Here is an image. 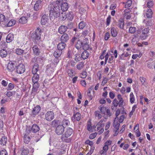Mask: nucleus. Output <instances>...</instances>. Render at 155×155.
Wrapping results in <instances>:
<instances>
[{
	"instance_id": "obj_35",
	"label": "nucleus",
	"mask_w": 155,
	"mask_h": 155,
	"mask_svg": "<svg viewBox=\"0 0 155 155\" xmlns=\"http://www.w3.org/2000/svg\"><path fill=\"white\" fill-rule=\"evenodd\" d=\"M15 52L16 54L18 55H22L23 53H25V54L26 52L25 53L24 50H22L20 48H17L15 50Z\"/></svg>"
},
{
	"instance_id": "obj_31",
	"label": "nucleus",
	"mask_w": 155,
	"mask_h": 155,
	"mask_svg": "<svg viewBox=\"0 0 155 155\" xmlns=\"http://www.w3.org/2000/svg\"><path fill=\"white\" fill-rule=\"evenodd\" d=\"M153 12L151 9H148L146 12V16L147 18H151L152 17Z\"/></svg>"
},
{
	"instance_id": "obj_57",
	"label": "nucleus",
	"mask_w": 155,
	"mask_h": 155,
	"mask_svg": "<svg viewBox=\"0 0 155 155\" xmlns=\"http://www.w3.org/2000/svg\"><path fill=\"white\" fill-rule=\"evenodd\" d=\"M136 107V105H134L132 107V110L130 112L129 114L130 117H131L133 114L134 112L135 111V108Z\"/></svg>"
},
{
	"instance_id": "obj_5",
	"label": "nucleus",
	"mask_w": 155,
	"mask_h": 155,
	"mask_svg": "<svg viewBox=\"0 0 155 155\" xmlns=\"http://www.w3.org/2000/svg\"><path fill=\"white\" fill-rule=\"evenodd\" d=\"M63 125H59L57 126L55 129V131L57 134L60 135L62 134L64 130V127Z\"/></svg>"
},
{
	"instance_id": "obj_49",
	"label": "nucleus",
	"mask_w": 155,
	"mask_h": 155,
	"mask_svg": "<svg viewBox=\"0 0 155 155\" xmlns=\"http://www.w3.org/2000/svg\"><path fill=\"white\" fill-rule=\"evenodd\" d=\"M132 1L131 0L128 1L125 5V7L126 8H128L131 6L132 4Z\"/></svg>"
},
{
	"instance_id": "obj_53",
	"label": "nucleus",
	"mask_w": 155,
	"mask_h": 155,
	"mask_svg": "<svg viewBox=\"0 0 155 155\" xmlns=\"http://www.w3.org/2000/svg\"><path fill=\"white\" fill-rule=\"evenodd\" d=\"M146 24L147 26H151L153 24V22L150 19L147 20L146 22Z\"/></svg>"
},
{
	"instance_id": "obj_51",
	"label": "nucleus",
	"mask_w": 155,
	"mask_h": 155,
	"mask_svg": "<svg viewBox=\"0 0 155 155\" xmlns=\"http://www.w3.org/2000/svg\"><path fill=\"white\" fill-rule=\"evenodd\" d=\"M90 31V28H88L87 30H84L82 32V34L83 36H86L88 34Z\"/></svg>"
},
{
	"instance_id": "obj_46",
	"label": "nucleus",
	"mask_w": 155,
	"mask_h": 155,
	"mask_svg": "<svg viewBox=\"0 0 155 155\" xmlns=\"http://www.w3.org/2000/svg\"><path fill=\"white\" fill-rule=\"evenodd\" d=\"M136 31V28L133 27H130L129 28V32L131 34H133Z\"/></svg>"
},
{
	"instance_id": "obj_50",
	"label": "nucleus",
	"mask_w": 155,
	"mask_h": 155,
	"mask_svg": "<svg viewBox=\"0 0 155 155\" xmlns=\"http://www.w3.org/2000/svg\"><path fill=\"white\" fill-rule=\"evenodd\" d=\"M120 126V124L118 122H116V123H114V129L116 130H119Z\"/></svg>"
},
{
	"instance_id": "obj_33",
	"label": "nucleus",
	"mask_w": 155,
	"mask_h": 155,
	"mask_svg": "<svg viewBox=\"0 0 155 155\" xmlns=\"http://www.w3.org/2000/svg\"><path fill=\"white\" fill-rule=\"evenodd\" d=\"M19 22L21 24H25L27 22V17H22L19 20Z\"/></svg>"
},
{
	"instance_id": "obj_38",
	"label": "nucleus",
	"mask_w": 155,
	"mask_h": 155,
	"mask_svg": "<svg viewBox=\"0 0 155 155\" xmlns=\"http://www.w3.org/2000/svg\"><path fill=\"white\" fill-rule=\"evenodd\" d=\"M74 60L76 62H78L79 61H80L81 57L80 54H76L74 56Z\"/></svg>"
},
{
	"instance_id": "obj_2",
	"label": "nucleus",
	"mask_w": 155,
	"mask_h": 155,
	"mask_svg": "<svg viewBox=\"0 0 155 155\" xmlns=\"http://www.w3.org/2000/svg\"><path fill=\"white\" fill-rule=\"evenodd\" d=\"M49 11V17L51 20L53 21L55 18L60 16V7L57 5H50Z\"/></svg>"
},
{
	"instance_id": "obj_58",
	"label": "nucleus",
	"mask_w": 155,
	"mask_h": 155,
	"mask_svg": "<svg viewBox=\"0 0 155 155\" xmlns=\"http://www.w3.org/2000/svg\"><path fill=\"white\" fill-rule=\"evenodd\" d=\"M150 29L148 28H145L142 31V33L143 34L147 35L149 32Z\"/></svg>"
},
{
	"instance_id": "obj_23",
	"label": "nucleus",
	"mask_w": 155,
	"mask_h": 155,
	"mask_svg": "<svg viewBox=\"0 0 155 155\" xmlns=\"http://www.w3.org/2000/svg\"><path fill=\"white\" fill-rule=\"evenodd\" d=\"M41 110V107L39 106H37L35 107L32 110V113L33 114H37L40 112Z\"/></svg>"
},
{
	"instance_id": "obj_54",
	"label": "nucleus",
	"mask_w": 155,
	"mask_h": 155,
	"mask_svg": "<svg viewBox=\"0 0 155 155\" xmlns=\"http://www.w3.org/2000/svg\"><path fill=\"white\" fill-rule=\"evenodd\" d=\"M0 155H8V154L5 149H3L0 151Z\"/></svg>"
},
{
	"instance_id": "obj_10",
	"label": "nucleus",
	"mask_w": 155,
	"mask_h": 155,
	"mask_svg": "<svg viewBox=\"0 0 155 155\" xmlns=\"http://www.w3.org/2000/svg\"><path fill=\"white\" fill-rule=\"evenodd\" d=\"M73 129L70 127H68L66 129L65 132L63 135L64 137L66 138H68L70 136L73 134Z\"/></svg>"
},
{
	"instance_id": "obj_14",
	"label": "nucleus",
	"mask_w": 155,
	"mask_h": 155,
	"mask_svg": "<svg viewBox=\"0 0 155 155\" xmlns=\"http://www.w3.org/2000/svg\"><path fill=\"white\" fill-rule=\"evenodd\" d=\"M67 29L68 28L66 26L61 25L59 27L58 31L61 34H64L65 33Z\"/></svg>"
},
{
	"instance_id": "obj_55",
	"label": "nucleus",
	"mask_w": 155,
	"mask_h": 155,
	"mask_svg": "<svg viewBox=\"0 0 155 155\" xmlns=\"http://www.w3.org/2000/svg\"><path fill=\"white\" fill-rule=\"evenodd\" d=\"M87 72L84 71L82 72L81 74V77L82 78H84L87 76Z\"/></svg>"
},
{
	"instance_id": "obj_29",
	"label": "nucleus",
	"mask_w": 155,
	"mask_h": 155,
	"mask_svg": "<svg viewBox=\"0 0 155 155\" xmlns=\"http://www.w3.org/2000/svg\"><path fill=\"white\" fill-rule=\"evenodd\" d=\"M7 55V52L5 49H2L0 51V56L2 58L5 57Z\"/></svg>"
},
{
	"instance_id": "obj_52",
	"label": "nucleus",
	"mask_w": 155,
	"mask_h": 155,
	"mask_svg": "<svg viewBox=\"0 0 155 155\" xmlns=\"http://www.w3.org/2000/svg\"><path fill=\"white\" fill-rule=\"evenodd\" d=\"M95 116L96 117H98L99 119H100L102 117V115L100 114V111L97 110L95 112Z\"/></svg>"
},
{
	"instance_id": "obj_3",
	"label": "nucleus",
	"mask_w": 155,
	"mask_h": 155,
	"mask_svg": "<svg viewBox=\"0 0 155 155\" xmlns=\"http://www.w3.org/2000/svg\"><path fill=\"white\" fill-rule=\"evenodd\" d=\"M42 32L41 30L38 27L35 32H33L31 34V37L35 40H39L41 39V36Z\"/></svg>"
},
{
	"instance_id": "obj_1",
	"label": "nucleus",
	"mask_w": 155,
	"mask_h": 155,
	"mask_svg": "<svg viewBox=\"0 0 155 155\" xmlns=\"http://www.w3.org/2000/svg\"><path fill=\"white\" fill-rule=\"evenodd\" d=\"M30 63L31 64L34 63L32 71V73L34 75L32 78V82H38L39 76L37 73V72L38 70L39 65L38 61H37L36 58H32Z\"/></svg>"
},
{
	"instance_id": "obj_7",
	"label": "nucleus",
	"mask_w": 155,
	"mask_h": 155,
	"mask_svg": "<svg viewBox=\"0 0 155 155\" xmlns=\"http://www.w3.org/2000/svg\"><path fill=\"white\" fill-rule=\"evenodd\" d=\"M25 70V67L23 64H20L17 66L16 71L17 73L20 74H22L24 72Z\"/></svg>"
},
{
	"instance_id": "obj_36",
	"label": "nucleus",
	"mask_w": 155,
	"mask_h": 155,
	"mask_svg": "<svg viewBox=\"0 0 155 155\" xmlns=\"http://www.w3.org/2000/svg\"><path fill=\"white\" fill-rule=\"evenodd\" d=\"M111 33L112 36L115 37L117 36V32L115 28L113 27L111 28Z\"/></svg>"
},
{
	"instance_id": "obj_40",
	"label": "nucleus",
	"mask_w": 155,
	"mask_h": 155,
	"mask_svg": "<svg viewBox=\"0 0 155 155\" xmlns=\"http://www.w3.org/2000/svg\"><path fill=\"white\" fill-rule=\"evenodd\" d=\"M84 65V63L83 62L81 61L79 62L77 65V68L78 70H81L83 68Z\"/></svg>"
},
{
	"instance_id": "obj_48",
	"label": "nucleus",
	"mask_w": 155,
	"mask_h": 155,
	"mask_svg": "<svg viewBox=\"0 0 155 155\" xmlns=\"http://www.w3.org/2000/svg\"><path fill=\"white\" fill-rule=\"evenodd\" d=\"M124 17L127 19H129L131 17V15L130 13L129 12H127L125 13L124 14Z\"/></svg>"
},
{
	"instance_id": "obj_4",
	"label": "nucleus",
	"mask_w": 155,
	"mask_h": 155,
	"mask_svg": "<svg viewBox=\"0 0 155 155\" xmlns=\"http://www.w3.org/2000/svg\"><path fill=\"white\" fill-rule=\"evenodd\" d=\"M27 134H30L31 133H36L40 130L39 127L36 124H34L31 126V128H27L26 129Z\"/></svg>"
},
{
	"instance_id": "obj_39",
	"label": "nucleus",
	"mask_w": 155,
	"mask_h": 155,
	"mask_svg": "<svg viewBox=\"0 0 155 155\" xmlns=\"http://www.w3.org/2000/svg\"><path fill=\"white\" fill-rule=\"evenodd\" d=\"M78 40V38L77 37L75 36L73 37L70 40V44L72 45H73L76 41H77Z\"/></svg>"
},
{
	"instance_id": "obj_27",
	"label": "nucleus",
	"mask_w": 155,
	"mask_h": 155,
	"mask_svg": "<svg viewBox=\"0 0 155 155\" xmlns=\"http://www.w3.org/2000/svg\"><path fill=\"white\" fill-rule=\"evenodd\" d=\"M21 151L20 155H28L29 151L27 148H25L24 147L21 148Z\"/></svg>"
},
{
	"instance_id": "obj_62",
	"label": "nucleus",
	"mask_w": 155,
	"mask_h": 155,
	"mask_svg": "<svg viewBox=\"0 0 155 155\" xmlns=\"http://www.w3.org/2000/svg\"><path fill=\"white\" fill-rule=\"evenodd\" d=\"M2 44H1L2 48V49H5L7 47V44L6 42L3 41H2Z\"/></svg>"
},
{
	"instance_id": "obj_43",
	"label": "nucleus",
	"mask_w": 155,
	"mask_h": 155,
	"mask_svg": "<svg viewBox=\"0 0 155 155\" xmlns=\"http://www.w3.org/2000/svg\"><path fill=\"white\" fill-rule=\"evenodd\" d=\"M86 25V23L84 21H81L79 24L78 27L80 29H83Z\"/></svg>"
},
{
	"instance_id": "obj_16",
	"label": "nucleus",
	"mask_w": 155,
	"mask_h": 155,
	"mask_svg": "<svg viewBox=\"0 0 155 155\" xmlns=\"http://www.w3.org/2000/svg\"><path fill=\"white\" fill-rule=\"evenodd\" d=\"M33 53L35 55H38L41 52L40 50L36 45H34L32 48Z\"/></svg>"
},
{
	"instance_id": "obj_11",
	"label": "nucleus",
	"mask_w": 155,
	"mask_h": 155,
	"mask_svg": "<svg viewBox=\"0 0 155 155\" xmlns=\"http://www.w3.org/2000/svg\"><path fill=\"white\" fill-rule=\"evenodd\" d=\"M81 114L80 113L74 111L73 112V115L72 117V120L73 121L75 119L77 121H79L81 119Z\"/></svg>"
},
{
	"instance_id": "obj_24",
	"label": "nucleus",
	"mask_w": 155,
	"mask_h": 155,
	"mask_svg": "<svg viewBox=\"0 0 155 155\" xmlns=\"http://www.w3.org/2000/svg\"><path fill=\"white\" fill-rule=\"evenodd\" d=\"M124 21L123 19L120 18L118 21L117 26L121 29L124 28Z\"/></svg>"
},
{
	"instance_id": "obj_42",
	"label": "nucleus",
	"mask_w": 155,
	"mask_h": 155,
	"mask_svg": "<svg viewBox=\"0 0 155 155\" xmlns=\"http://www.w3.org/2000/svg\"><path fill=\"white\" fill-rule=\"evenodd\" d=\"M14 88V84L12 83H9L6 88V89L8 90H11L13 89Z\"/></svg>"
},
{
	"instance_id": "obj_22",
	"label": "nucleus",
	"mask_w": 155,
	"mask_h": 155,
	"mask_svg": "<svg viewBox=\"0 0 155 155\" xmlns=\"http://www.w3.org/2000/svg\"><path fill=\"white\" fill-rule=\"evenodd\" d=\"M14 38V35L13 34H8L6 38V42L8 43H10L13 40Z\"/></svg>"
},
{
	"instance_id": "obj_25",
	"label": "nucleus",
	"mask_w": 155,
	"mask_h": 155,
	"mask_svg": "<svg viewBox=\"0 0 155 155\" xmlns=\"http://www.w3.org/2000/svg\"><path fill=\"white\" fill-rule=\"evenodd\" d=\"M89 55V52L87 51H84L81 54V58L83 60L86 59L88 57Z\"/></svg>"
},
{
	"instance_id": "obj_59",
	"label": "nucleus",
	"mask_w": 155,
	"mask_h": 155,
	"mask_svg": "<svg viewBox=\"0 0 155 155\" xmlns=\"http://www.w3.org/2000/svg\"><path fill=\"white\" fill-rule=\"evenodd\" d=\"M148 36L147 35L143 34L142 33L140 35V39L142 40H145L146 39Z\"/></svg>"
},
{
	"instance_id": "obj_9",
	"label": "nucleus",
	"mask_w": 155,
	"mask_h": 155,
	"mask_svg": "<svg viewBox=\"0 0 155 155\" xmlns=\"http://www.w3.org/2000/svg\"><path fill=\"white\" fill-rule=\"evenodd\" d=\"M69 35L67 33L63 34L60 38L61 42L65 43L68 42L69 39Z\"/></svg>"
},
{
	"instance_id": "obj_34",
	"label": "nucleus",
	"mask_w": 155,
	"mask_h": 155,
	"mask_svg": "<svg viewBox=\"0 0 155 155\" xmlns=\"http://www.w3.org/2000/svg\"><path fill=\"white\" fill-rule=\"evenodd\" d=\"M61 125H63L64 127H66L70 124V122L68 120L64 119L61 122Z\"/></svg>"
},
{
	"instance_id": "obj_20",
	"label": "nucleus",
	"mask_w": 155,
	"mask_h": 155,
	"mask_svg": "<svg viewBox=\"0 0 155 155\" xmlns=\"http://www.w3.org/2000/svg\"><path fill=\"white\" fill-rule=\"evenodd\" d=\"M33 88L32 91V92H36L38 90L40 86V84L38 82H33Z\"/></svg>"
},
{
	"instance_id": "obj_26",
	"label": "nucleus",
	"mask_w": 155,
	"mask_h": 155,
	"mask_svg": "<svg viewBox=\"0 0 155 155\" xmlns=\"http://www.w3.org/2000/svg\"><path fill=\"white\" fill-rule=\"evenodd\" d=\"M7 141V138L6 137L4 136L2 137L0 140V144L2 145H5Z\"/></svg>"
},
{
	"instance_id": "obj_13",
	"label": "nucleus",
	"mask_w": 155,
	"mask_h": 155,
	"mask_svg": "<svg viewBox=\"0 0 155 155\" xmlns=\"http://www.w3.org/2000/svg\"><path fill=\"white\" fill-rule=\"evenodd\" d=\"M66 46V44L63 42H61L57 45V49L62 52H63Z\"/></svg>"
},
{
	"instance_id": "obj_30",
	"label": "nucleus",
	"mask_w": 155,
	"mask_h": 155,
	"mask_svg": "<svg viewBox=\"0 0 155 155\" xmlns=\"http://www.w3.org/2000/svg\"><path fill=\"white\" fill-rule=\"evenodd\" d=\"M62 52H63L57 49L54 52V55L55 58H57L60 57Z\"/></svg>"
},
{
	"instance_id": "obj_28",
	"label": "nucleus",
	"mask_w": 155,
	"mask_h": 155,
	"mask_svg": "<svg viewBox=\"0 0 155 155\" xmlns=\"http://www.w3.org/2000/svg\"><path fill=\"white\" fill-rule=\"evenodd\" d=\"M16 23V21L14 19H12L7 24H4L7 27H11L14 25Z\"/></svg>"
},
{
	"instance_id": "obj_41",
	"label": "nucleus",
	"mask_w": 155,
	"mask_h": 155,
	"mask_svg": "<svg viewBox=\"0 0 155 155\" xmlns=\"http://www.w3.org/2000/svg\"><path fill=\"white\" fill-rule=\"evenodd\" d=\"M6 20L5 16L2 14H0V22H6Z\"/></svg>"
},
{
	"instance_id": "obj_19",
	"label": "nucleus",
	"mask_w": 155,
	"mask_h": 155,
	"mask_svg": "<svg viewBox=\"0 0 155 155\" xmlns=\"http://www.w3.org/2000/svg\"><path fill=\"white\" fill-rule=\"evenodd\" d=\"M83 43L84 41H81L79 39L78 40L75 45L76 48L78 50H80L82 47Z\"/></svg>"
},
{
	"instance_id": "obj_15",
	"label": "nucleus",
	"mask_w": 155,
	"mask_h": 155,
	"mask_svg": "<svg viewBox=\"0 0 155 155\" xmlns=\"http://www.w3.org/2000/svg\"><path fill=\"white\" fill-rule=\"evenodd\" d=\"M15 67V64L12 62H10L8 64L7 68L8 71L11 72L14 70Z\"/></svg>"
},
{
	"instance_id": "obj_44",
	"label": "nucleus",
	"mask_w": 155,
	"mask_h": 155,
	"mask_svg": "<svg viewBox=\"0 0 155 155\" xmlns=\"http://www.w3.org/2000/svg\"><path fill=\"white\" fill-rule=\"evenodd\" d=\"M92 126L91 125V122H88L87 126V130L89 131L92 132Z\"/></svg>"
},
{
	"instance_id": "obj_6",
	"label": "nucleus",
	"mask_w": 155,
	"mask_h": 155,
	"mask_svg": "<svg viewBox=\"0 0 155 155\" xmlns=\"http://www.w3.org/2000/svg\"><path fill=\"white\" fill-rule=\"evenodd\" d=\"M45 119L49 121L52 120L54 118V114L53 111H48L47 112L45 115Z\"/></svg>"
},
{
	"instance_id": "obj_63",
	"label": "nucleus",
	"mask_w": 155,
	"mask_h": 155,
	"mask_svg": "<svg viewBox=\"0 0 155 155\" xmlns=\"http://www.w3.org/2000/svg\"><path fill=\"white\" fill-rule=\"evenodd\" d=\"M97 135V133H94L91 134L90 135L89 137V138L91 139H93Z\"/></svg>"
},
{
	"instance_id": "obj_18",
	"label": "nucleus",
	"mask_w": 155,
	"mask_h": 155,
	"mask_svg": "<svg viewBox=\"0 0 155 155\" xmlns=\"http://www.w3.org/2000/svg\"><path fill=\"white\" fill-rule=\"evenodd\" d=\"M69 7L68 4L66 2H63L61 5V9L62 11L64 12L67 11Z\"/></svg>"
},
{
	"instance_id": "obj_60",
	"label": "nucleus",
	"mask_w": 155,
	"mask_h": 155,
	"mask_svg": "<svg viewBox=\"0 0 155 155\" xmlns=\"http://www.w3.org/2000/svg\"><path fill=\"white\" fill-rule=\"evenodd\" d=\"M113 104L114 106L117 107L118 105V101L116 98L114 99L113 102Z\"/></svg>"
},
{
	"instance_id": "obj_45",
	"label": "nucleus",
	"mask_w": 155,
	"mask_h": 155,
	"mask_svg": "<svg viewBox=\"0 0 155 155\" xmlns=\"http://www.w3.org/2000/svg\"><path fill=\"white\" fill-rule=\"evenodd\" d=\"M134 96L132 92L130 93V101L131 103L133 104L134 102L135 101Z\"/></svg>"
},
{
	"instance_id": "obj_37",
	"label": "nucleus",
	"mask_w": 155,
	"mask_h": 155,
	"mask_svg": "<svg viewBox=\"0 0 155 155\" xmlns=\"http://www.w3.org/2000/svg\"><path fill=\"white\" fill-rule=\"evenodd\" d=\"M61 139L62 141L65 142L66 143H69L71 141V139L70 138H67L65 137L64 135H62L61 137Z\"/></svg>"
},
{
	"instance_id": "obj_17",
	"label": "nucleus",
	"mask_w": 155,
	"mask_h": 155,
	"mask_svg": "<svg viewBox=\"0 0 155 155\" xmlns=\"http://www.w3.org/2000/svg\"><path fill=\"white\" fill-rule=\"evenodd\" d=\"M88 39L85 38L84 40V43L83 45V49L84 51H87L89 48V45L88 44Z\"/></svg>"
},
{
	"instance_id": "obj_8",
	"label": "nucleus",
	"mask_w": 155,
	"mask_h": 155,
	"mask_svg": "<svg viewBox=\"0 0 155 155\" xmlns=\"http://www.w3.org/2000/svg\"><path fill=\"white\" fill-rule=\"evenodd\" d=\"M41 1V0H38L36 1L34 6V9L36 11L40 10L42 7Z\"/></svg>"
},
{
	"instance_id": "obj_21",
	"label": "nucleus",
	"mask_w": 155,
	"mask_h": 155,
	"mask_svg": "<svg viewBox=\"0 0 155 155\" xmlns=\"http://www.w3.org/2000/svg\"><path fill=\"white\" fill-rule=\"evenodd\" d=\"M29 134H27V131L26 130L25 133L24 137V142L25 143L28 144L30 140V137L28 136Z\"/></svg>"
},
{
	"instance_id": "obj_61",
	"label": "nucleus",
	"mask_w": 155,
	"mask_h": 155,
	"mask_svg": "<svg viewBox=\"0 0 155 155\" xmlns=\"http://www.w3.org/2000/svg\"><path fill=\"white\" fill-rule=\"evenodd\" d=\"M52 124L54 126L56 127L59 124V121L58 120H54L52 121Z\"/></svg>"
},
{
	"instance_id": "obj_32",
	"label": "nucleus",
	"mask_w": 155,
	"mask_h": 155,
	"mask_svg": "<svg viewBox=\"0 0 155 155\" xmlns=\"http://www.w3.org/2000/svg\"><path fill=\"white\" fill-rule=\"evenodd\" d=\"M99 108L102 114H103L104 115H105V112L107 107H104L102 105H101L99 107Z\"/></svg>"
},
{
	"instance_id": "obj_47",
	"label": "nucleus",
	"mask_w": 155,
	"mask_h": 155,
	"mask_svg": "<svg viewBox=\"0 0 155 155\" xmlns=\"http://www.w3.org/2000/svg\"><path fill=\"white\" fill-rule=\"evenodd\" d=\"M60 19L62 20L65 19L66 18V14L65 12H62L60 14Z\"/></svg>"
},
{
	"instance_id": "obj_12",
	"label": "nucleus",
	"mask_w": 155,
	"mask_h": 155,
	"mask_svg": "<svg viewBox=\"0 0 155 155\" xmlns=\"http://www.w3.org/2000/svg\"><path fill=\"white\" fill-rule=\"evenodd\" d=\"M48 21V16L46 14L43 15L41 20V24L42 25H45Z\"/></svg>"
},
{
	"instance_id": "obj_56",
	"label": "nucleus",
	"mask_w": 155,
	"mask_h": 155,
	"mask_svg": "<svg viewBox=\"0 0 155 155\" xmlns=\"http://www.w3.org/2000/svg\"><path fill=\"white\" fill-rule=\"evenodd\" d=\"M15 93V91H8L7 92L6 95L9 97L12 96L13 94H14Z\"/></svg>"
},
{
	"instance_id": "obj_64",
	"label": "nucleus",
	"mask_w": 155,
	"mask_h": 155,
	"mask_svg": "<svg viewBox=\"0 0 155 155\" xmlns=\"http://www.w3.org/2000/svg\"><path fill=\"white\" fill-rule=\"evenodd\" d=\"M85 143L89 145L90 146L93 145L94 144V143L92 141H91L89 140H87L85 141Z\"/></svg>"
}]
</instances>
